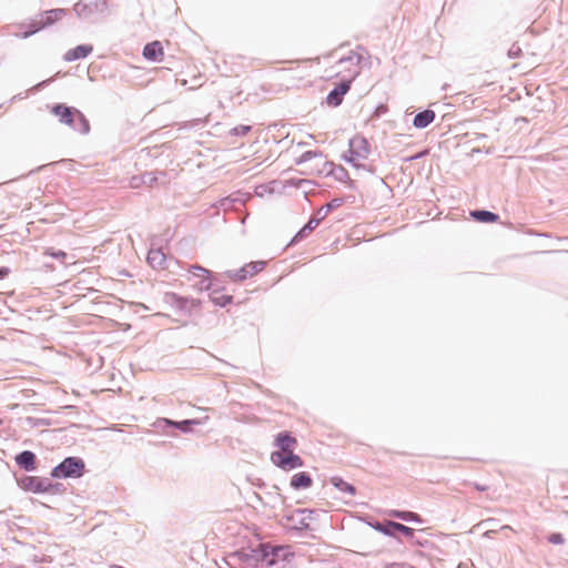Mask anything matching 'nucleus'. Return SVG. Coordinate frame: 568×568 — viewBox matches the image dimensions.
I'll return each instance as SVG.
<instances>
[{
	"instance_id": "7ed1b4c3",
	"label": "nucleus",
	"mask_w": 568,
	"mask_h": 568,
	"mask_svg": "<svg viewBox=\"0 0 568 568\" xmlns=\"http://www.w3.org/2000/svg\"><path fill=\"white\" fill-rule=\"evenodd\" d=\"M283 551L281 547H273L268 544H260L257 548L251 551V562L254 561L255 566L261 568H268L276 562L280 552Z\"/></svg>"
},
{
	"instance_id": "79ce46f5",
	"label": "nucleus",
	"mask_w": 568,
	"mask_h": 568,
	"mask_svg": "<svg viewBox=\"0 0 568 568\" xmlns=\"http://www.w3.org/2000/svg\"><path fill=\"white\" fill-rule=\"evenodd\" d=\"M245 217H246V214H245V215H241V216H240V220H241V222H242V223H244Z\"/></svg>"
},
{
	"instance_id": "412c9836",
	"label": "nucleus",
	"mask_w": 568,
	"mask_h": 568,
	"mask_svg": "<svg viewBox=\"0 0 568 568\" xmlns=\"http://www.w3.org/2000/svg\"><path fill=\"white\" fill-rule=\"evenodd\" d=\"M385 534L394 535V531L403 534L407 538L414 536V529L399 523L389 521L387 528L383 530Z\"/></svg>"
},
{
	"instance_id": "9d476101",
	"label": "nucleus",
	"mask_w": 568,
	"mask_h": 568,
	"mask_svg": "<svg viewBox=\"0 0 568 568\" xmlns=\"http://www.w3.org/2000/svg\"><path fill=\"white\" fill-rule=\"evenodd\" d=\"M202 424H203V420L200 418H191V419H184V420H180V422L169 419V418H159L155 422V426L158 428H161L163 430H165L166 428H176L184 434L191 433L193 430V426L202 425Z\"/></svg>"
},
{
	"instance_id": "ea45409f",
	"label": "nucleus",
	"mask_w": 568,
	"mask_h": 568,
	"mask_svg": "<svg viewBox=\"0 0 568 568\" xmlns=\"http://www.w3.org/2000/svg\"><path fill=\"white\" fill-rule=\"evenodd\" d=\"M474 487H475L477 490H479V491H486V490L488 489V487H487V486H480V485H477V484H475V485H474Z\"/></svg>"
},
{
	"instance_id": "f03ea898",
	"label": "nucleus",
	"mask_w": 568,
	"mask_h": 568,
	"mask_svg": "<svg viewBox=\"0 0 568 568\" xmlns=\"http://www.w3.org/2000/svg\"><path fill=\"white\" fill-rule=\"evenodd\" d=\"M85 464L82 458L70 456L64 458L51 470V477L58 479L80 478L84 474Z\"/></svg>"
},
{
	"instance_id": "2f4dec72",
	"label": "nucleus",
	"mask_w": 568,
	"mask_h": 568,
	"mask_svg": "<svg viewBox=\"0 0 568 568\" xmlns=\"http://www.w3.org/2000/svg\"><path fill=\"white\" fill-rule=\"evenodd\" d=\"M141 182L145 185L152 186L156 182V176L153 172H144L141 174Z\"/></svg>"
},
{
	"instance_id": "a211bd4d",
	"label": "nucleus",
	"mask_w": 568,
	"mask_h": 568,
	"mask_svg": "<svg viewBox=\"0 0 568 568\" xmlns=\"http://www.w3.org/2000/svg\"><path fill=\"white\" fill-rule=\"evenodd\" d=\"M166 257L161 250L152 248L148 253V263L153 268H164L165 267Z\"/></svg>"
},
{
	"instance_id": "7c9ffc66",
	"label": "nucleus",
	"mask_w": 568,
	"mask_h": 568,
	"mask_svg": "<svg viewBox=\"0 0 568 568\" xmlns=\"http://www.w3.org/2000/svg\"><path fill=\"white\" fill-rule=\"evenodd\" d=\"M190 272L195 277H202L204 275H212L211 271H209L207 268H204V267H202L200 265H192L191 268H190Z\"/></svg>"
},
{
	"instance_id": "f8f14e48",
	"label": "nucleus",
	"mask_w": 568,
	"mask_h": 568,
	"mask_svg": "<svg viewBox=\"0 0 568 568\" xmlns=\"http://www.w3.org/2000/svg\"><path fill=\"white\" fill-rule=\"evenodd\" d=\"M16 464L26 471H34L37 469V456L31 450H22L14 457Z\"/></svg>"
},
{
	"instance_id": "f3484780",
	"label": "nucleus",
	"mask_w": 568,
	"mask_h": 568,
	"mask_svg": "<svg viewBox=\"0 0 568 568\" xmlns=\"http://www.w3.org/2000/svg\"><path fill=\"white\" fill-rule=\"evenodd\" d=\"M225 562L231 568H246L248 562V555L244 551L232 552L225 558Z\"/></svg>"
},
{
	"instance_id": "dca6fc26",
	"label": "nucleus",
	"mask_w": 568,
	"mask_h": 568,
	"mask_svg": "<svg viewBox=\"0 0 568 568\" xmlns=\"http://www.w3.org/2000/svg\"><path fill=\"white\" fill-rule=\"evenodd\" d=\"M142 55L149 61H159L163 55V48L159 41H153L144 45Z\"/></svg>"
},
{
	"instance_id": "20e7f679",
	"label": "nucleus",
	"mask_w": 568,
	"mask_h": 568,
	"mask_svg": "<svg viewBox=\"0 0 568 568\" xmlns=\"http://www.w3.org/2000/svg\"><path fill=\"white\" fill-rule=\"evenodd\" d=\"M65 14L64 9H52L41 13L40 19L33 20L29 26L28 30L24 31L23 37L28 38L42 30L45 27L53 24Z\"/></svg>"
},
{
	"instance_id": "ddd939ff",
	"label": "nucleus",
	"mask_w": 568,
	"mask_h": 568,
	"mask_svg": "<svg viewBox=\"0 0 568 568\" xmlns=\"http://www.w3.org/2000/svg\"><path fill=\"white\" fill-rule=\"evenodd\" d=\"M100 0H80L74 4V12L79 18H89L98 10Z\"/></svg>"
},
{
	"instance_id": "5701e85b",
	"label": "nucleus",
	"mask_w": 568,
	"mask_h": 568,
	"mask_svg": "<svg viewBox=\"0 0 568 568\" xmlns=\"http://www.w3.org/2000/svg\"><path fill=\"white\" fill-rule=\"evenodd\" d=\"M470 215L473 219L481 223H495L499 220L497 214L484 210L471 211Z\"/></svg>"
},
{
	"instance_id": "6e6552de",
	"label": "nucleus",
	"mask_w": 568,
	"mask_h": 568,
	"mask_svg": "<svg viewBox=\"0 0 568 568\" xmlns=\"http://www.w3.org/2000/svg\"><path fill=\"white\" fill-rule=\"evenodd\" d=\"M369 154V144L363 136H354L349 141L348 149V161L353 162L355 165L358 164L359 161L365 160Z\"/></svg>"
},
{
	"instance_id": "cd10ccee",
	"label": "nucleus",
	"mask_w": 568,
	"mask_h": 568,
	"mask_svg": "<svg viewBox=\"0 0 568 568\" xmlns=\"http://www.w3.org/2000/svg\"><path fill=\"white\" fill-rule=\"evenodd\" d=\"M200 282L196 284V287L200 291H211L214 287V282L212 280V275H204L200 277Z\"/></svg>"
},
{
	"instance_id": "9b49d317",
	"label": "nucleus",
	"mask_w": 568,
	"mask_h": 568,
	"mask_svg": "<svg viewBox=\"0 0 568 568\" xmlns=\"http://www.w3.org/2000/svg\"><path fill=\"white\" fill-rule=\"evenodd\" d=\"M248 201V193H234L229 197L224 199L221 203L225 211L242 212L246 210V203Z\"/></svg>"
},
{
	"instance_id": "4be33fe9",
	"label": "nucleus",
	"mask_w": 568,
	"mask_h": 568,
	"mask_svg": "<svg viewBox=\"0 0 568 568\" xmlns=\"http://www.w3.org/2000/svg\"><path fill=\"white\" fill-rule=\"evenodd\" d=\"M312 484V478L304 471L293 475L291 479V486L295 489L308 488Z\"/></svg>"
},
{
	"instance_id": "473e14b6",
	"label": "nucleus",
	"mask_w": 568,
	"mask_h": 568,
	"mask_svg": "<svg viewBox=\"0 0 568 568\" xmlns=\"http://www.w3.org/2000/svg\"><path fill=\"white\" fill-rule=\"evenodd\" d=\"M329 213V207H326L325 205L320 207L315 215L313 216L315 220H317L318 223H321L322 220H324Z\"/></svg>"
},
{
	"instance_id": "a19ab883",
	"label": "nucleus",
	"mask_w": 568,
	"mask_h": 568,
	"mask_svg": "<svg viewBox=\"0 0 568 568\" xmlns=\"http://www.w3.org/2000/svg\"><path fill=\"white\" fill-rule=\"evenodd\" d=\"M241 131H242L243 133L248 132V125H242V126H241Z\"/></svg>"
},
{
	"instance_id": "c85d7f7f",
	"label": "nucleus",
	"mask_w": 568,
	"mask_h": 568,
	"mask_svg": "<svg viewBox=\"0 0 568 568\" xmlns=\"http://www.w3.org/2000/svg\"><path fill=\"white\" fill-rule=\"evenodd\" d=\"M332 484L335 487H337L341 490H343V491H348L349 494H354L355 493V488L352 485L345 483L342 478L333 477L332 478Z\"/></svg>"
},
{
	"instance_id": "6ab92c4d",
	"label": "nucleus",
	"mask_w": 568,
	"mask_h": 568,
	"mask_svg": "<svg viewBox=\"0 0 568 568\" xmlns=\"http://www.w3.org/2000/svg\"><path fill=\"white\" fill-rule=\"evenodd\" d=\"M435 119V112L432 110H425L419 112L414 118V126L418 129H424L429 125Z\"/></svg>"
},
{
	"instance_id": "f704fd0d",
	"label": "nucleus",
	"mask_w": 568,
	"mask_h": 568,
	"mask_svg": "<svg viewBox=\"0 0 568 568\" xmlns=\"http://www.w3.org/2000/svg\"><path fill=\"white\" fill-rule=\"evenodd\" d=\"M265 262H251V275L263 270Z\"/></svg>"
},
{
	"instance_id": "39448f33",
	"label": "nucleus",
	"mask_w": 568,
	"mask_h": 568,
	"mask_svg": "<svg viewBox=\"0 0 568 568\" xmlns=\"http://www.w3.org/2000/svg\"><path fill=\"white\" fill-rule=\"evenodd\" d=\"M339 63L341 64H343V63L351 64L354 68V70L352 71L349 79L342 81L337 88H335L333 91H331L328 93L327 102L331 105H338L342 102V97L349 90L351 82L357 74V70H356L357 63L353 57H348L346 59H341Z\"/></svg>"
},
{
	"instance_id": "f257e3e1",
	"label": "nucleus",
	"mask_w": 568,
	"mask_h": 568,
	"mask_svg": "<svg viewBox=\"0 0 568 568\" xmlns=\"http://www.w3.org/2000/svg\"><path fill=\"white\" fill-rule=\"evenodd\" d=\"M51 112L59 118L63 124L71 126L74 131L85 134L90 131V124L84 114L73 106L63 103H57Z\"/></svg>"
},
{
	"instance_id": "c9c22d12",
	"label": "nucleus",
	"mask_w": 568,
	"mask_h": 568,
	"mask_svg": "<svg viewBox=\"0 0 568 568\" xmlns=\"http://www.w3.org/2000/svg\"><path fill=\"white\" fill-rule=\"evenodd\" d=\"M548 540L551 544H562L564 542V538H562V536L560 534H551L548 537Z\"/></svg>"
},
{
	"instance_id": "bb28decb",
	"label": "nucleus",
	"mask_w": 568,
	"mask_h": 568,
	"mask_svg": "<svg viewBox=\"0 0 568 568\" xmlns=\"http://www.w3.org/2000/svg\"><path fill=\"white\" fill-rule=\"evenodd\" d=\"M318 224L320 223L317 222V220L311 217L310 221L305 224V226L296 234L295 240L298 237L302 239L306 236L308 233L314 231L318 226Z\"/></svg>"
},
{
	"instance_id": "4468645a",
	"label": "nucleus",
	"mask_w": 568,
	"mask_h": 568,
	"mask_svg": "<svg viewBox=\"0 0 568 568\" xmlns=\"http://www.w3.org/2000/svg\"><path fill=\"white\" fill-rule=\"evenodd\" d=\"M276 446L278 447L277 452H294L297 445V440L295 437L291 436L287 432H282L276 436L275 440Z\"/></svg>"
},
{
	"instance_id": "423d86ee",
	"label": "nucleus",
	"mask_w": 568,
	"mask_h": 568,
	"mask_svg": "<svg viewBox=\"0 0 568 568\" xmlns=\"http://www.w3.org/2000/svg\"><path fill=\"white\" fill-rule=\"evenodd\" d=\"M18 485L27 490L36 494L51 491L58 484H53L49 478L37 476H22L18 479Z\"/></svg>"
},
{
	"instance_id": "1a4fd4ad",
	"label": "nucleus",
	"mask_w": 568,
	"mask_h": 568,
	"mask_svg": "<svg viewBox=\"0 0 568 568\" xmlns=\"http://www.w3.org/2000/svg\"><path fill=\"white\" fill-rule=\"evenodd\" d=\"M272 462L284 470H292L303 466V460L294 452H273Z\"/></svg>"
},
{
	"instance_id": "393cba45",
	"label": "nucleus",
	"mask_w": 568,
	"mask_h": 568,
	"mask_svg": "<svg viewBox=\"0 0 568 568\" xmlns=\"http://www.w3.org/2000/svg\"><path fill=\"white\" fill-rule=\"evenodd\" d=\"M246 267H247V264L243 265L240 270L237 271H226L225 272V275L234 281V282H237V281H243L246 278V275H247V272H246Z\"/></svg>"
},
{
	"instance_id": "b1692460",
	"label": "nucleus",
	"mask_w": 568,
	"mask_h": 568,
	"mask_svg": "<svg viewBox=\"0 0 568 568\" xmlns=\"http://www.w3.org/2000/svg\"><path fill=\"white\" fill-rule=\"evenodd\" d=\"M294 517L297 518V524L294 526L295 528H308V523H306V520L311 519L312 513L307 510H296L292 518Z\"/></svg>"
},
{
	"instance_id": "c03bdc74",
	"label": "nucleus",
	"mask_w": 568,
	"mask_h": 568,
	"mask_svg": "<svg viewBox=\"0 0 568 568\" xmlns=\"http://www.w3.org/2000/svg\"><path fill=\"white\" fill-rule=\"evenodd\" d=\"M510 527L508 525H505L503 529H509Z\"/></svg>"
},
{
	"instance_id": "72a5a7b5",
	"label": "nucleus",
	"mask_w": 568,
	"mask_h": 568,
	"mask_svg": "<svg viewBox=\"0 0 568 568\" xmlns=\"http://www.w3.org/2000/svg\"><path fill=\"white\" fill-rule=\"evenodd\" d=\"M50 256H52L53 258H57V260H64L67 257V253L64 251H61V250H50L47 252Z\"/></svg>"
},
{
	"instance_id": "c756f323",
	"label": "nucleus",
	"mask_w": 568,
	"mask_h": 568,
	"mask_svg": "<svg viewBox=\"0 0 568 568\" xmlns=\"http://www.w3.org/2000/svg\"><path fill=\"white\" fill-rule=\"evenodd\" d=\"M394 516L403 520L419 521V516L412 511H395Z\"/></svg>"
},
{
	"instance_id": "aec40b11",
	"label": "nucleus",
	"mask_w": 568,
	"mask_h": 568,
	"mask_svg": "<svg viewBox=\"0 0 568 568\" xmlns=\"http://www.w3.org/2000/svg\"><path fill=\"white\" fill-rule=\"evenodd\" d=\"M264 144L256 148L253 152L254 161H256V164H261L265 161H267L272 156V148L267 143V141L263 140Z\"/></svg>"
},
{
	"instance_id": "37998d69",
	"label": "nucleus",
	"mask_w": 568,
	"mask_h": 568,
	"mask_svg": "<svg viewBox=\"0 0 568 568\" xmlns=\"http://www.w3.org/2000/svg\"><path fill=\"white\" fill-rule=\"evenodd\" d=\"M308 155H311V152H306V153L304 154V158H306V156H308Z\"/></svg>"
},
{
	"instance_id": "e433bc0d",
	"label": "nucleus",
	"mask_w": 568,
	"mask_h": 568,
	"mask_svg": "<svg viewBox=\"0 0 568 568\" xmlns=\"http://www.w3.org/2000/svg\"><path fill=\"white\" fill-rule=\"evenodd\" d=\"M142 184H143V182H141V175H136V176H132L131 178V181H130V186L131 187H139Z\"/></svg>"
},
{
	"instance_id": "2eb2a0df",
	"label": "nucleus",
	"mask_w": 568,
	"mask_h": 568,
	"mask_svg": "<svg viewBox=\"0 0 568 568\" xmlns=\"http://www.w3.org/2000/svg\"><path fill=\"white\" fill-rule=\"evenodd\" d=\"M92 51L93 47L91 44H80L67 51L63 58L65 61L71 62L87 58Z\"/></svg>"
},
{
	"instance_id": "4c0bfd02",
	"label": "nucleus",
	"mask_w": 568,
	"mask_h": 568,
	"mask_svg": "<svg viewBox=\"0 0 568 568\" xmlns=\"http://www.w3.org/2000/svg\"><path fill=\"white\" fill-rule=\"evenodd\" d=\"M341 204H342V200H339V199H334V200H332L329 203H327L325 206H326V207H329V211H331L332 209L337 207V206H339Z\"/></svg>"
},
{
	"instance_id": "a878e982",
	"label": "nucleus",
	"mask_w": 568,
	"mask_h": 568,
	"mask_svg": "<svg viewBox=\"0 0 568 568\" xmlns=\"http://www.w3.org/2000/svg\"><path fill=\"white\" fill-rule=\"evenodd\" d=\"M216 294H217V290H214L213 293L210 295L212 303L215 305L223 307L232 301L231 295H216Z\"/></svg>"
},
{
	"instance_id": "0eeeda50",
	"label": "nucleus",
	"mask_w": 568,
	"mask_h": 568,
	"mask_svg": "<svg viewBox=\"0 0 568 568\" xmlns=\"http://www.w3.org/2000/svg\"><path fill=\"white\" fill-rule=\"evenodd\" d=\"M163 302L182 314H191L192 310L200 306V301L180 296L176 293H165Z\"/></svg>"
},
{
	"instance_id": "58836bf2",
	"label": "nucleus",
	"mask_w": 568,
	"mask_h": 568,
	"mask_svg": "<svg viewBox=\"0 0 568 568\" xmlns=\"http://www.w3.org/2000/svg\"><path fill=\"white\" fill-rule=\"evenodd\" d=\"M9 274V268L0 267V280L4 278Z\"/></svg>"
}]
</instances>
